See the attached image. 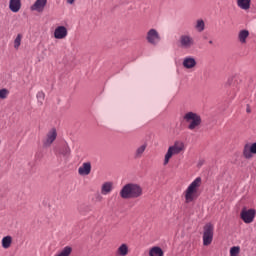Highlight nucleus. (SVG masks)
I'll return each mask as SVG.
<instances>
[{"label": "nucleus", "instance_id": "2eb2a0df", "mask_svg": "<svg viewBox=\"0 0 256 256\" xmlns=\"http://www.w3.org/2000/svg\"><path fill=\"white\" fill-rule=\"evenodd\" d=\"M145 151H147V143H144L138 147H136L134 151V159H141L143 155H145Z\"/></svg>", "mask_w": 256, "mask_h": 256}, {"label": "nucleus", "instance_id": "9d476101", "mask_svg": "<svg viewBox=\"0 0 256 256\" xmlns=\"http://www.w3.org/2000/svg\"><path fill=\"white\" fill-rule=\"evenodd\" d=\"M184 69H195L197 67V60L193 56H186L182 60Z\"/></svg>", "mask_w": 256, "mask_h": 256}, {"label": "nucleus", "instance_id": "dca6fc26", "mask_svg": "<svg viewBox=\"0 0 256 256\" xmlns=\"http://www.w3.org/2000/svg\"><path fill=\"white\" fill-rule=\"evenodd\" d=\"M79 175L85 176L91 173V162H84L82 166L78 168Z\"/></svg>", "mask_w": 256, "mask_h": 256}, {"label": "nucleus", "instance_id": "6ab92c4d", "mask_svg": "<svg viewBox=\"0 0 256 256\" xmlns=\"http://www.w3.org/2000/svg\"><path fill=\"white\" fill-rule=\"evenodd\" d=\"M249 39V30H240L238 33V41L241 45H245Z\"/></svg>", "mask_w": 256, "mask_h": 256}, {"label": "nucleus", "instance_id": "f3484780", "mask_svg": "<svg viewBox=\"0 0 256 256\" xmlns=\"http://www.w3.org/2000/svg\"><path fill=\"white\" fill-rule=\"evenodd\" d=\"M9 9L12 13H19L21 11V0H10Z\"/></svg>", "mask_w": 256, "mask_h": 256}, {"label": "nucleus", "instance_id": "6e6552de", "mask_svg": "<svg viewBox=\"0 0 256 256\" xmlns=\"http://www.w3.org/2000/svg\"><path fill=\"white\" fill-rule=\"evenodd\" d=\"M256 211L255 209L245 210L243 209L241 212V219L244 223H253L255 219Z\"/></svg>", "mask_w": 256, "mask_h": 256}, {"label": "nucleus", "instance_id": "412c9836", "mask_svg": "<svg viewBox=\"0 0 256 256\" xmlns=\"http://www.w3.org/2000/svg\"><path fill=\"white\" fill-rule=\"evenodd\" d=\"M194 29H196L198 33H203V31H205V21H203V19H198L194 25Z\"/></svg>", "mask_w": 256, "mask_h": 256}, {"label": "nucleus", "instance_id": "7ed1b4c3", "mask_svg": "<svg viewBox=\"0 0 256 256\" xmlns=\"http://www.w3.org/2000/svg\"><path fill=\"white\" fill-rule=\"evenodd\" d=\"M199 187H201V177H197L195 180H193L185 190L184 197L186 203H192V201H195Z\"/></svg>", "mask_w": 256, "mask_h": 256}, {"label": "nucleus", "instance_id": "423d86ee", "mask_svg": "<svg viewBox=\"0 0 256 256\" xmlns=\"http://www.w3.org/2000/svg\"><path fill=\"white\" fill-rule=\"evenodd\" d=\"M215 227L211 223H207L203 227V245L205 247L211 245L213 243V235H214Z\"/></svg>", "mask_w": 256, "mask_h": 256}, {"label": "nucleus", "instance_id": "4468645a", "mask_svg": "<svg viewBox=\"0 0 256 256\" xmlns=\"http://www.w3.org/2000/svg\"><path fill=\"white\" fill-rule=\"evenodd\" d=\"M113 191V182L107 181L101 185L100 193L101 195H110Z\"/></svg>", "mask_w": 256, "mask_h": 256}, {"label": "nucleus", "instance_id": "5701e85b", "mask_svg": "<svg viewBox=\"0 0 256 256\" xmlns=\"http://www.w3.org/2000/svg\"><path fill=\"white\" fill-rule=\"evenodd\" d=\"M72 252H73V248H71V246H66L54 256H69L71 255Z\"/></svg>", "mask_w": 256, "mask_h": 256}, {"label": "nucleus", "instance_id": "c756f323", "mask_svg": "<svg viewBox=\"0 0 256 256\" xmlns=\"http://www.w3.org/2000/svg\"><path fill=\"white\" fill-rule=\"evenodd\" d=\"M96 201H103V196H101V194H96Z\"/></svg>", "mask_w": 256, "mask_h": 256}, {"label": "nucleus", "instance_id": "20e7f679", "mask_svg": "<svg viewBox=\"0 0 256 256\" xmlns=\"http://www.w3.org/2000/svg\"><path fill=\"white\" fill-rule=\"evenodd\" d=\"M184 121L188 124V129L190 131H197L199 127H201V115L195 113V112H187L183 116Z\"/></svg>", "mask_w": 256, "mask_h": 256}, {"label": "nucleus", "instance_id": "1a4fd4ad", "mask_svg": "<svg viewBox=\"0 0 256 256\" xmlns=\"http://www.w3.org/2000/svg\"><path fill=\"white\" fill-rule=\"evenodd\" d=\"M57 139V130L52 128L46 135V138L43 140L44 147H51L53 142Z\"/></svg>", "mask_w": 256, "mask_h": 256}, {"label": "nucleus", "instance_id": "393cba45", "mask_svg": "<svg viewBox=\"0 0 256 256\" xmlns=\"http://www.w3.org/2000/svg\"><path fill=\"white\" fill-rule=\"evenodd\" d=\"M60 153L61 155H64V157H67V155L71 154V148H69V145L65 144L60 150Z\"/></svg>", "mask_w": 256, "mask_h": 256}, {"label": "nucleus", "instance_id": "2f4dec72", "mask_svg": "<svg viewBox=\"0 0 256 256\" xmlns=\"http://www.w3.org/2000/svg\"><path fill=\"white\" fill-rule=\"evenodd\" d=\"M247 113H251V109L248 108V109H247Z\"/></svg>", "mask_w": 256, "mask_h": 256}, {"label": "nucleus", "instance_id": "bb28decb", "mask_svg": "<svg viewBox=\"0 0 256 256\" xmlns=\"http://www.w3.org/2000/svg\"><path fill=\"white\" fill-rule=\"evenodd\" d=\"M239 251H240L239 246H233L230 249V256H239Z\"/></svg>", "mask_w": 256, "mask_h": 256}, {"label": "nucleus", "instance_id": "7c9ffc66", "mask_svg": "<svg viewBox=\"0 0 256 256\" xmlns=\"http://www.w3.org/2000/svg\"><path fill=\"white\" fill-rule=\"evenodd\" d=\"M67 3H68L69 5H73V3H75V0H67Z\"/></svg>", "mask_w": 256, "mask_h": 256}, {"label": "nucleus", "instance_id": "cd10ccee", "mask_svg": "<svg viewBox=\"0 0 256 256\" xmlns=\"http://www.w3.org/2000/svg\"><path fill=\"white\" fill-rule=\"evenodd\" d=\"M36 97L38 99V103H40V105H43V101H45V93L38 92Z\"/></svg>", "mask_w": 256, "mask_h": 256}, {"label": "nucleus", "instance_id": "c85d7f7f", "mask_svg": "<svg viewBox=\"0 0 256 256\" xmlns=\"http://www.w3.org/2000/svg\"><path fill=\"white\" fill-rule=\"evenodd\" d=\"M9 96V90L3 88L0 90V99H7Z\"/></svg>", "mask_w": 256, "mask_h": 256}, {"label": "nucleus", "instance_id": "ddd939ff", "mask_svg": "<svg viewBox=\"0 0 256 256\" xmlns=\"http://www.w3.org/2000/svg\"><path fill=\"white\" fill-rule=\"evenodd\" d=\"M68 31L65 26H58L54 30V37L55 39H65L67 37Z\"/></svg>", "mask_w": 256, "mask_h": 256}, {"label": "nucleus", "instance_id": "aec40b11", "mask_svg": "<svg viewBox=\"0 0 256 256\" xmlns=\"http://www.w3.org/2000/svg\"><path fill=\"white\" fill-rule=\"evenodd\" d=\"M237 5L243 11H249L251 9V0H237Z\"/></svg>", "mask_w": 256, "mask_h": 256}, {"label": "nucleus", "instance_id": "0eeeda50", "mask_svg": "<svg viewBox=\"0 0 256 256\" xmlns=\"http://www.w3.org/2000/svg\"><path fill=\"white\" fill-rule=\"evenodd\" d=\"M181 49H192L195 47V38L191 34H182L179 38Z\"/></svg>", "mask_w": 256, "mask_h": 256}, {"label": "nucleus", "instance_id": "473e14b6", "mask_svg": "<svg viewBox=\"0 0 256 256\" xmlns=\"http://www.w3.org/2000/svg\"><path fill=\"white\" fill-rule=\"evenodd\" d=\"M209 44H210V45H213V42H212V40H210V41H209Z\"/></svg>", "mask_w": 256, "mask_h": 256}, {"label": "nucleus", "instance_id": "4be33fe9", "mask_svg": "<svg viewBox=\"0 0 256 256\" xmlns=\"http://www.w3.org/2000/svg\"><path fill=\"white\" fill-rule=\"evenodd\" d=\"M11 243H13V237L5 236L2 238L3 249H9V247H11Z\"/></svg>", "mask_w": 256, "mask_h": 256}, {"label": "nucleus", "instance_id": "9b49d317", "mask_svg": "<svg viewBox=\"0 0 256 256\" xmlns=\"http://www.w3.org/2000/svg\"><path fill=\"white\" fill-rule=\"evenodd\" d=\"M253 155H256V142L252 145L245 144L243 149V156L245 159H251Z\"/></svg>", "mask_w": 256, "mask_h": 256}, {"label": "nucleus", "instance_id": "f257e3e1", "mask_svg": "<svg viewBox=\"0 0 256 256\" xmlns=\"http://www.w3.org/2000/svg\"><path fill=\"white\" fill-rule=\"evenodd\" d=\"M143 196V187L137 183H128L120 190L122 199H139Z\"/></svg>", "mask_w": 256, "mask_h": 256}, {"label": "nucleus", "instance_id": "39448f33", "mask_svg": "<svg viewBox=\"0 0 256 256\" xmlns=\"http://www.w3.org/2000/svg\"><path fill=\"white\" fill-rule=\"evenodd\" d=\"M146 42L148 45H151L152 47H157L159 43H161V33H159V30L156 28H150L146 32Z\"/></svg>", "mask_w": 256, "mask_h": 256}, {"label": "nucleus", "instance_id": "a211bd4d", "mask_svg": "<svg viewBox=\"0 0 256 256\" xmlns=\"http://www.w3.org/2000/svg\"><path fill=\"white\" fill-rule=\"evenodd\" d=\"M116 255L117 256H128L129 255V245L122 243L117 249H116Z\"/></svg>", "mask_w": 256, "mask_h": 256}, {"label": "nucleus", "instance_id": "b1692460", "mask_svg": "<svg viewBox=\"0 0 256 256\" xmlns=\"http://www.w3.org/2000/svg\"><path fill=\"white\" fill-rule=\"evenodd\" d=\"M149 255L150 256H163V249H161L160 247L155 246V247L150 249Z\"/></svg>", "mask_w": 256, "mask_h": 256}, {"label": "nucleus", "instance_id": "f03ea898", "mask_svg": "<svg viewBox=\"0 0 256 256\" xmlns=\"http://www.w3.org/2000/svg\"><path fill=\"white\" fill-rule=\"evenodd\" d=\"M181 153H185V143L181 140L175 141L172 146H169L164 157L163 165H168L171 157L181 155Z\"/></svg>", "mask_w": 256, "mask_h": 256}, {"label": "nucleus", "instance_id": "f8f14e48", "mask_svg": "<svg viewBox=\"0 0 256 256\" xmlns=\"http://www.w3.org/2000/svg\"><path fill=\"white\" fill-rule=\"evenodd\" d=\"M45 7H47V0H36L30 9L37 13H43V11H45Z\"/></svg>", "mask_w": 256, "mask_h": 256}, {"label": "nucleus", "instance_id": "a878e982", "mask_svg": "<svg viewBox=\"0 0 256 256\" xmlns=\"http://www.w3.org/2000/svg\"><path fill=\"white\" fill-rule=\"evenodd\" d=\"M21 39H23V36L21 34H18L14 40V49H19L21 47Z\"/></svg>", "mask_w": 256, "mask_h": 256}]
</instances>
